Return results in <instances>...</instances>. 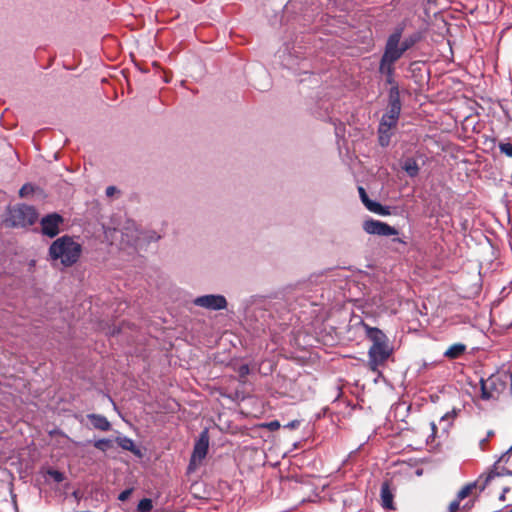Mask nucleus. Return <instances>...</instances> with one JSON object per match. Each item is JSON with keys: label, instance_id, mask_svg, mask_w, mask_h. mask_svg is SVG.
I'll list each match as a JSON object with an SVG mask.
<instances>
[{"label": "nucleus", "instance_id": "obj_1", "mask_svg": "<svg viewBox=\"0 0 512 512\" xmlns=\"http://www.w3.org/2000/svg\"><path fill=\"white\" fill-rule=\"evenodd\" d=\"M82 253V245L71 236L57 238L49 247V256L53 261H60L65 267L75 264Z\"/></svg>", "mask_w": 512, "mask_h": 512}, {"label": "nucleus", "instance_id": "obj_2", "mask_svg": "<svg viewBox=\"0 0 512 512\" xmlns=\"http://www.w3.org/2000/svg\"><path fill=\"white\" fill-rule=\"evenodd\" d=\"M401 103L397 88L391 89L388 111L382 116L379 124V143L385 147L389 144L391 138V129H393L399 119Z\"/></svg>", "mask_w": 512, "mask_h": 512}, {"label": "nucleus", "instance_id": "obj_3", "mask_svg": "<svg viewBox=\"0 0 512 512\" xmlns=\"http://www.w3.org/2000/svg\"><path fill=\"white\" fill-rule=\"evenodd\" d=\"M37 217L38 215L34 207L22 204L9 210L7 221L13 227H26L34 224Z\"/></svg>", "mask_w": 512, "mask_h": 512}, {"label": "nucleus", "instance_id": "obj_4", "mask_svg": "<svg viewBox=\"0 0 512 512\" xmlns=\"http://www.w3.org/2000/svg\"><path fill=\"white\" fill-rule=\"evenodd\" d=\"M403 28H397L388 38L385 51L382 59L389 62H396L403 55V51L400 48V39L402 36Z\"/></svg>", "mask_w": 512, "mask_h": 512}, {"label": "nucleus", "instance_id": "obj_5", "mask_svg": "<svg viewBox=\"0 0 512 512\" xmlns=\"http://www.w3.org/2000/svg\"><path fill=\"white\" fill-rule=\"evenodd\" d=\"M209 448V433L207 429H204L198 440L196 441L193 449V453L190 459L189 469H195L202 460L206 457Z\"/></svg>", "mask_w": 512, "mask_h": 512}, {"label": "nucleus", "instance_id": "obj_6", "mask_svg": "<svg viewBox=\"0 0 512 512\" xmlns=\"http://www.w3.org/2000/svg\"><path fill=\"white\" fill-rule=\"evenodd\" d=\"M64 219L58 213H51L44 216L40 221L41 232L43 235L53 238L60 232V227L63 225Z\"/></svg>", "mask_w": 512, "mask_h": 512}, {"label": "nucleus", "instance_id": "obj_7", "mask_svg": "<svg viewBox=\"0 0 512 512\" xmlns=\"http://www.w3.org/2000/svg\"><path fill=\"white\" fill-rule=\"evenodd\" d=\"M194 305L208 310H224L227 308V300L220 294H208L195 298Z\"/></svg>", "mask_w": 512, "mask_h": 512}, {"label": "nucleus", "instance_id": "obj_8", "mask_svg": "<svg viewBox=\"0 0 512 512\" xmlns=\"http://www.w3.org/2000/svg\"><path fill=\"white\" fill-rule=\"evenodd\" d=\"M392 353V349L388 343L382 345H372L369 349V364L372 370H376L380 365L389 358Z\"/></svg>", "mask_w": 512, "mask_h": 512}, {"label": "nucleus", "instance_id": "obj_9", "mask_svg": "<svg viewBox=\"0 0 512 512\" xmlns=\"http://www.w3.org/2000/svg\"><path fill=\"white\" fill-rule=\"evenodd\" d=\"M363 230L370 235L378 236H392L398 234V231L394 227L374 219L366 220L363 223Z\"/></svg>", "mask_w": 512, "mask_h": 512}, {"label": "nucleus", "instance_id": "obj_10", "mask_svg": "<svg viewBox=\"0 0 512 512\" xmlns=\"http://www.w3.org/2000/svg\"><path fill=\"white\" fill-rule=\"evenodd\" d=\"M122 241L127 245H136L140 239V229L133 220H126L119 230Z\"/></svg>", "mask_w": 512, "mask_h": 512}, {"label": "nucleus", "instance_id": "obj_11", "mask_svg": "<svg viewBox=\"0 0 512 512\" xmlns=\"http://www.w3.org/2000/svg\"><path fill=\"white\" fill-rule=\"evenodd\" d=\"M367 338L373 343L372 345H382L388 343L387 336L378 328L363 325Z\"/></svg>", "mask_w": 512, "mask_h": 512}, {"label": "nucleus", "instance_id": "obj_12", "mask_svg": "<svg viewBox=\"0 0 512 512\" xmlns=\"http://www.w3.org/2000/svg\"><path fill=\"white\" fill-rule=\"evenodd\" d=\"M87 417L91 421L93 427L98 430L108 431L111 428L110 422L102 415L89 414Z\"/></svg>", "mask_w": 512, "mask_h": 512}, {"label": "nucleus", "instance_id": "obj_13", "mask_svg": "<svg viewBox=\"0 0 512 512\" xmlns=\"http://www.w3.org/2000/svg\"><path fill=\"white\" fill-rule=\"evenodd\" d=\"M466 350V346L462 343H455L451 345L445 352L444 356L449 359H456L460 357Z\"/></svg>", "mask_w": 512, "mask_h": 512}, {"label": "nucleus", "instance_id": "obj_14", "mask_svg": "<svg viewBox=\"0 0 512 512\" xmlns=\"http://www.w3.org/2000/svg\"><path fill=\"white\" fill-rule=\"evenodd\" d=\"M402 169L410 176L415 177L419 172V166L416 160L412 158L406 159L402 164Z\"/></svg>", "mask_w": 512, "mask_h": 512}, {"label": "nucleus", "instance_id": "obj_15", "mask_svg": "<svg viewBox=\"0 0 512 512\" xmlns=\"http://www.w3.org/2000/svg\"><path fill=\"white\" fill-rule=\"evenodd\" d=\"M365 207L375 213V214H378V215H389L390 214V211H389V208L388 207H384L382 206L380 203L376 202V201H373V200H369L368 203H366Z\"/></svg>", "mask_w": 512, "mask_h": 512}, {"label": "nucleus", "instance_id": "obj_16", "mask_svg": "<svg viewBox=\"0 0 512 512\" xmlns=\"http://www.w3.org/2000/svg\"><path fill=\"white\" fill-rule=\"evenodd\" d=\"M381 499L382 506L386 509H393V495L389 491L387 485H383L381 488Z\"/></svg>", "mask_w": 512, "mask_h": 512}, {"label": "nucleus", "instance_id": "obj_17", "mask_svg": "<svg viewBox=\"0 0 512 512\" xmlns=\"http://www.w3.org/2000/svg\"><path fill=\"white\" fill-rule=\"evenodd\" d=\"M118 445L127 451H131L133 453H138V450L135 447L134 441L126 436L117 437L116 439Z\"/></svg>", "mask_w": 512, "mask_h": 512}, {"label": "nucleus", "instance_id": "obj_18", "mask_svg": "<svg viewBox=\"0 0 512 512\" xmlns=\"http://www.w3.org/2000/svg\"><path fill=\"white\" fill-rule=\"evenodd\" d=\"M394 63L395 62H389V61L387 62V61H385V59H381L380 72L387 75L388 82H391V80H392V76L394 73V67H393Z\"/></svg>", "mask_w": 512, "mask_h": 512}, {"label": "nucleus", "instance_id": "obj_19", "mask_svg": "<svg viewBox=\"0 0 512 512\" xmlns=\"http://www.w3.org/2000/svg\"><path fill=\"white\" fill-rule=\"evenodd\" d=\"M94 446L97 449L105 452L112 447V441L110 439H99L94 442Z\"/></svg>", "mask_w": 512, "mask_h": 512}, {"label": "nucleus", "instance_id": "obj_20", "mask_svg": "<svg viewBox=\"0 0 512 512\" xmlns=\"http://www.w3.org/2000/svg\"><path fill=\"white\" fill-rule=\"evenodd\" d=\"M152 507V501L148 498H144L138 503L137 510L139 512H149Z\"/></svg>", "mask_w": 512, "mask_h": 512}, {"label": "nucleus", "instance_id": "obj_21", "mask_svg": "<svg viewBox=\"0 0 512 512\" xmlns=\"http://www.w3.org/2000/svg\"><path fill=\"white\" fill-rule=\"evenodd\" d=\"M47 474L57 483H60L64 480L63 473L58 470L49 469Z\"/></svg>", "mask_w": 512, "mask_h": 512}, {"label": "nucleus", "instance_id": "obj_22", "mask_svg": "<svg viewBox=\"0 0 512 512\" xmlns=\"http://www.w3.org/2000/svg\"><path fill=\"white\" fill-rule=\"evenodd\" d=\"M416 41H417L416 37H409V38H406L401 44L399 43V45H400V48L402 49V51L405 52L406 50L411 48L415 44Z\"/></svg>", "mask_w": 512, "mask_h": 512}, {"label": "nucleus", "instance_id": "obj_23", "mask_svg": "<svg viewBox=\"0 0 512 512\" xmlns=\"http://www.w3.org/2000/svg\"><path fill=\"white\" fill-rule=\"evenodd\" d=\"M34 192V187L33 185L27 183V184H24L21 189L19 190V196L20 197H26L30 194H32Z\"/></svg>", "mask_w": 512, "mask_h": 512}, {"label": "nucleus", "instance_id": "obj_24", "mask_svg": "<svg viewBox=\"0 0 512 512\" xmlns=\"http://www.w3.org/2000/svg\"><path fill=\"white\" fill-rule=\"evenodd\" d=\"M499 149L505 155L512 157V145L510 143H501Z\"/></svg>", "mask_w": 512, "mask_h": 512}, {"label": "nucleus", "instance_id": "obj_25", "mask_svg": "<svg viewBox=\"0 0 512 512\" xmlns=\"http://www.w3.org/2000/svg\"><path fill=\"white\" fill-rule=\"evenodd\" d=\"M470 493V487L469 486H465L463 487L457 494V500L461 501L463 500L464 498H466Z\"/></svg>", "mask_w": 512, "mask_h": 512}, {"label": "nucleus", "instance_id": "obj_26", "mask_svg": "<svg viewBox=\"0 0 512 512\" xmlns=\"http://www.w3.org/2000/svg\"><path fill=\"white\" fill-rule=\"evenodd\" d=\"M239 375L240 377H245L250 373L249 366L247 364H243L239 367Z\"/></svg>", "mask_w": 512, "mask_h": 512}, {"label": "nucleus", "instance_id": "obj_27", "mask_svg": "<svg viewBox=\"0 0 512 512\" xmlns=\"http://www.w3.org/2000/svg\"><path fill=\"white\" fill-rule=\"evenodd\" d=\"M105 193L107 197H113L115 194L119 193V191L115 186H108Z\"/></svg>", "mask_w": 512, "mask_h": 512}, {"label": "nucleus", "instance_id": "obj_28", "mask_svg": "<svg viewBox=\"0 0 512 512\" xmlns=\"http://www.w3.org/2000/svg\"><path fill=\"white\" fill-rule=\"evenodd\" d=\"M358 190H359V194H360L363 204L366 205V203H368L370 199H369L368 195L366 194L365 189L362 187H359Z\"/></svg>", "mask_w": 512, "mask_h": 512}, {"label": "nucleus", "instance_id": "obj_29", "mask_svg": "<svg viewBox=\"0 0 512 512\" xmlns=\"http://www.w3.org/2000/svg\"><path fill=\"white\" fill-rule=\"evenodd\" d=\"M266 427L271 431H275L280 428V423L277 420H274V421L267 423Z\"/></svg>", "mask_w": 512, "mask_h": 512}, {"label": "nucleus", "instance_id": "obj_30", "mask_svg": "<svg viewBox=\"0 0 512 512\" xmlns=\"http://www.w3.org/2000/svg\"><path fill=\"white\" fill-rule=\"evenodd\" d=\"M459 506H460L459 500L452 501L449 505V512H457V510L459 509Z\"/></svg>", "mask_w": 512, "mask_h": 512}, {"label": "nucleus", "instance_id": "obj_31", "mask_svg": "<svg viewBox=\"0 0 512 512\" xmlns=\"http://www.w3.org/2000/svg\"><path fill=\"white\" fill-rule=\"evenodd\" d=\"M300 425V422L298 420H293L285 425L288 429H295Z\"/></svg>", "mask_w": 512, "mask_h": 512}, {"label": "nucleus", "instance_id": "obj_32", "mask_svg": "<svg viewBox=\"0 0 512 512\" xmlns=\"http://www.w3.org/2000/svg\"><path fill=\"white\" fill-rule=\"evenodd\" d=\"M130 494H131V490H124L123 492L120 493L119 500H121V501L126 500Z\"/></svg>", "mask_w": 512, "mask_h": 512}, {"label": "nucleus", "instance_id": "obj_33", "mask_svg": "<svg viewBox=\"0 0 512 512\" xmlns=\"http://www.w3.org/2000/svg\"><path fill=\"white\" fill-rule=\"evenodd\" d=\"M511 451H512V446L509 448V450H508L505 454H503V455L499 458V462L504 461V460H505V458H506V456L508 455V453H509V452H511Z\"/></svg>", "mask_w": 512, "mask_h": 512}, {"label": "nucleus", "instance_id": "obj_34", "mask_svg": "<svg viewBox=\"0 0 512 512\" xmlns=\"http://www.w3.org/2000/svg\"><path fill=\"white\" fill-rule=\"evenodd\" d=\"M486 442H487V438L480 440L479 445H480V447H481L482 449L484 448V444H485Z\"/></svg>", "mask_w": 512, "mask_h": 512}, {"label": "nucleus", "instance_id": "obj_35", "mask_svg": "<svg viewBox=\"0 0 512 512\" xmlns=\"http://www.w3.org/2000/svg\"><path fill=\"white\" fill-rule=\"evenodd\" d=\"M394 241H397V242H400V243H404V241H402L400 238L394 239Z\"/></svg>", "mask_w": 512, "mask_h": 512}, {"label": "nucleus", "instance_id": "obj_36", "mask_svg": "<svg viewBox=\"0 0 512 512\" xmlns=\"http://www.w3.org/2000/svg\"><path fill=\"white\" fill-rule=\"evenodd\" d=\"M491 435H493V432H492V431H489V432H488V436H491Z\"/></svg>", "mask_w": 512, "mask_h": 512}, {"label": "nucleus", "instance_id": "obj_37", "mask_svg": "<svg viewBox=\"0 0 512 512\" xmlns=\"http://www.w3.org/2000/svg\"><path fill=\"white\" fill-rule=\"evenodd\" d=\"M511 512H512V510H511Z\"/></svg>", "mask_w": 512, "mask_h": 512}]
</instances>
